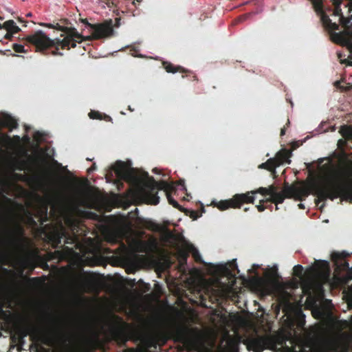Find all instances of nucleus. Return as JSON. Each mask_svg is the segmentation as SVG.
I'll return each instance as SVG.
<instances>
[{
	"instance_id": "37998d69",
	"label": "nucleus",
	"mask_w": 352,
	"mask_h": 352,
	"mask_svg": "<svg viewBox=\"0 0 352 352\" xmlns=\"http://www.w3.org/2000/svg\"><path fill=\"white\" fill-rule=\"evenodd\" d=\"M248 210H249V208H245L243 209V210H244L245 212L248 211Z\"/></svg>"
},
{
	"instance_id": "79ce46f5",
	"label": "nucleus",
	"mask_w": 352,
	"mask_h": 352,
	"mask_svg": "<svg viewBox=\"0 0 352 352\" xmlns=\"http://www.w3.org/2000/svg\"><path fill=\"white\" fill-rule=\"evenodd\" d=\"M192 78H193V79H194L195 80H197V76H196L195 75H193V76H192Z\"/></svg>"
},
{
	"instance_id": "473e14b6",
	"label": "nucleus",
	"mask_w": 352,
	"mask_h": 352,
	"mask_svg": "<svg viewBox=\"0 0 352 352\" xmlns=\"http://www.w3.org/2000/svg\"><path fill=\"white\" fill-rule=\"evenodd\" d=\"M334 85H335L337 88H339V89H342V90H346V89H345V88H344V87H342L341 86V82H340V81H339V80L336 81V82H335V83H334Z\"/></svg>"
},
{
	"instance_id": "c9c22d12",
	"label": "nucleus",
	"mask_w": 352,
	"mask_h": 352,
	"mask_svg": "<svg viewBox=\"0 0 352 352\" xmlns=\"http://www.w3.org/2000/svg\"><path fill=\"white\" fill-rule=\"evenodd\" d=\"M40 135H41V133L39 132H36L34 135V138L36 140H40Z\"/></svg>"
},
{
	"instance_id": "0eeeda50",
	"label": "nucleus",
	"mask_w": 352,
	"mask_h": 352,
	"mask_svg": "<svg viewBox=\"0 0 352 352\" xmlns=\"http://www.w3.org/2000/svg\"><path fill=\"white\" fill-rule=\"evenodd\" d=\"M86 28L91 31V35L84 36L83 41L99 40L109 38L114 34L112 20H107L100 23L91 24L87 19H81Z\"/></svg>"
},
{
	"instance_id": "8fccbe9b",
	"label": "nucleus",
	"mask_w": 352,
	"mask_h": 352,
	"mask_svg": "<svg viewBox=\"0 0 352 352\" xmlns=\"http://www.w3.org/2000/svg\"><path fill=\"white\" fill-rule=\"evenodd\" d=\"M186 76H187V75H186ZM185 77V75H182V78H184Z\"/></svg>"
},
{
	"instance_id": "f8f14e48",
	"label": "nucleus",
	"mask_w": 352,
	"mask_h": 352,
	"mask_svg": "<svg viewBox=\"0 0 352 352\" xmlns=\"http://www.w3.org/2000/svg\"><path fill=\"white\" fill-rule=\"evenodd\" d=\"M112 170L114 171L116 176L122 179H128L131 177V172L133 170V168L129 169L125 163L122 161H117L111 167Z\"/></svg>"
},
{
	"instance_id": "1a4fd4ad",
	"label": "nucleus",
	"mask_w": 352,
	"mask_h": 352,
	"mask_svg": "<svg viewBox=\"0 0 352 352\" xmlns=\"http://www.w3.org/2000/svg\"><path fill=\"white\" fill-rule=\"evenodd\" d=\"M314 9L317 14L320 16V20L324 28L327 30L331 37L334 30H340V25L333 23L324 12L323 0H311Z\"/></svg>"
},
{
	"instance_id": "393cba45",
	"label": "nucleus",
	"mask_w": 352,
	"mask_h": 352,
	"mask_svg": "<svg viewBox=\"0 0 352 352\" xmlns=\"http://www.w3.org/2000/svg\"><path fill=\"white\" fill-rule=\"evenodd\" d=\"M267 195H270V197H272L279 192L278 191V188L274 186V185H271L268 188H267Z\"/></svg>"
},
{
	"instance_id": "a878e982",
	"label": "nucleus",
	"mask_w": 352,
	"mask_h": 352,
	"mask_svg": "<svg viewBox=\"0 0 352 352\" xmlns=\"http://www.w3.org/2000/svg\"><path fill=\"white\" fill-rule=\"evenodd\" d=\"M183 212H185L186 215H189L190 217L194 220L197 219L199 217L197 214V212L195 210H190L184 208V210Z\"/></svg>"
},
{
	"instance_id": "f03ea898",
	"label": "nucleus",
	"mask_w": 352,
	"mask_h": 352,
	"mask_svg": "<svg viewBox=\"0 0 352 352\" xmlns=\"http://www.w3.org/2000/svg\"><path fill=\"white\" fill-rule=\"evenodd\" d=\"M340 176L345 179L349 186H346L338 182L331 184H315L313 194L316 195L320 201L327 199L333 200L341 197L344 200H352V153L342 151L338 157Z\"/></svg>"
},
{
	"instance_id": "3c124183",
	"label": "nucleus",
	"mask_w": 352,
	"mask_h": 352,
	"mask_svg": "<svg viewBox=\"0 0 352 352\" xmlns=\"http://www.w3.org/2000/svg\"><path fill=\"white\" fill-rule=\"evenodd\" d=\"M107 1H108V2H109V1H110L111 0H107Z\"/></svg>"
},
{
	"instance_id": "9d476101",
	"label": "nucleus",
	"mask_w": 352,
	"mask_h": 352,
	"mask_svg": "<svg viewBox=\"0 0 352 352\" xmlns=\"http://www.w3.org/2000/svg\"><path fill=\"white\" fill-rule=\"evenodd\" d=\"M349 256V254L344 251L333 252L331 255V258L338 270L352 272V268L349 267V263L346 261V258Z\"/></svg>"
},
{
	"instance_id": "20e7f679",
	"label": "nucleus",
	"mask_w": 352,
	"mask_h": 352,
	"mask_svg": "<svg viewBox=\"0 0 352 352\" xmlns=\"http://www.w3.org/2000/svg\"><path fill=\"white\" fill-rule=\"evenodd\" d=\"M258 193L263 196L267 195V188L260 187L245 193L235 194L231 199L220 201L217 206L220 210H225L230 208H241L245 204H254L255 195Z\"/></svg>"
},
{
	"instance_id": "ddd939ff",
	"label": "nucleus",
	"mask_w": 352,
	"mask_h": 352,
	"mask_svg": "<svg viewBox=\"0 0 352 352\" xmlns=\"http://www.w3.org/2000/svg\"><path fill=\"white\" fill-rule=\"evenodd\" d=\"M329 270V263L326 261H316L314 267H311L307 272L311 275L316 274H322L328 272Z\"/></svg>"
},
{
	"instance_id": "b1692460",
	"label": "nucleus",
	"mask_w": 352,
	"mask_h": 352,
	"mask_svg": "<svg viewBox=\"0 0 352 352\" xmlns=\"http://www.w3.org/2000/svg\"><path fill=\"white\" fill-rule=\"evenodd\" d=\"M13 50L17 53H25L27 50H25L24 45L18 43H14L12 45Z\"/></svg>"
},
{
	"instance_id": "a211bd4d",
	"label": "nucleus",
	"mask_w": 352,
	"mask_h": 352,
	"mask_svg": "<svg viewBox=\"0 0 352 352\" xmlns=\"http://www.w3.org/2000/svg\"><path fill=\"white\" fill-rule=\"evenodd\" d=\"M3 125L8 127L10 131L16 129L19 126L16 120L10 116H7L4 118Z\"/></svg>"
},
{
	"instance_id": "bb28decb",
	"label": "nucleus",
	"mask_w": 352,
	"mask_h": 352,
	"mask_svg": "<svg viewBox=\"0 0 352 352\" xmlns=\"http://www.w3.org/2000/svg\"><path fill=\"white\" fill-rule=\"evenodd\" d=\"M346 298L349 306L352 308V286L349 288Z\"/></svg>"
},
{
	"instance_id": "c85d7f7f",
	"label": "nucleus",
	"mask_w": 352,
	"mask_h": 352,
	"mask_svg": "<svg viewBox=\"0 0 352 352\" xmlns=\"http://www.w3.org/2000/svg\"><path fill=\"white\" fill-rule=\"evenodd\" d=\"M23 265L25 267H28L29 265H31V270H33L34 268V266L32 265V262L28 259H23L22 261Z\"/></svg>"
},
{
	"instance_id": "4c0bfd02",
	"label": "nucleus",
	"mask_w": 352,
	"mask_h": 352,
	"mask_svg": "<svg viewBox=\"0 0 352 352\" xmlns=\"http://www.w3.org/2000/svg\"><path fill=\"white\" fill-rule=\"evenodd\" d=\"M285 126L281 129L280 130V136H283L285 134Z\"/></svg>"
},
{
	"instance_id": "c756f323",
	"label": "nucleus",
	"mask_w": 352,
	"mask_h": 352,
	"mask_svg": "<svg viewBox=\"0 0 352 352\" xmlns=\"http://www.w3.org/2000/svg\"><path fill=\"white\" fill-rule=\"evenodd\" d=\"M91 284L90 280L87 279H83L82 280L80 283V287L85 288L87 287Z\"/></svg>"
},
{
	"instance_id": "dca6fc26",
	"label": "nucleus",
	"mask_w": 352,
	"mask_h": 352,
	"mask_svg": "<svg viewBox=\"0 0 352 352\" xmlns=\"http://www.w3.org/2000/svg\"><path fill=\"white\" fill-rule=\"evenodd\" d=\"M139 246V251L140 252L146 253L149 251H153L156 249L157 247V242L155 239L148 241H140Z\"/></svg>"
},
{
	"instance_id": "cd10ccee",
	"label": "nucleus",
	"mask_w": 352,
	"mask_h": 352,
	"mask_svg": "<svg viewBox=\"0 0 352 352\" xmlns=\"http://www.w3.org/2000/svg\"><path fill=\"white\" fill-rule=\"evenodd\" d=\"M265 203H261L259 201V204L256 206L258 212H263L266 208H268L269 206L265 205ZM271 207V206H270Z\"/></svg>"
},
{
	"instance_id": "ea45409f",
	"label": "nucleus",
	"mask_w": 352,
	"mask_h": 352,
	"mask_svg": "<svg viewBox=\"0 0 352 352\" xmlns=\"http://www.w3.org/2000/svg\"><path fill=\"white\" fill-rule=\"evenodd\" d=\"M121 331H122V330H121L120 329H115V332H116V333H120Z\"/></svg>"
},
{
	"instance_id": "5701e85b",
	"label": "nucleus",
	"mask_w": 352,
	"mask_h": 352,
	"mask_svg": "<svg viewBox=\"0 0 352 352\" xmlns=\"http://www.w3.org/2000/svg\"><path fill=\"white\" fill-rule=\"evenodd\" d=\"M302 272H303V267L301 265H296L293 268L294 275L297 277L301 278V276L302 275Z\"/></svg>"
},
{
	"instance_id": "2eb2a0df",
	"label": "nucleus",
	"mask_w": 352,
	"mask_h": 352,
	"mask_svg": "<svg viewBox=\"0 0 352 352\" xmlns=\"http://www.w3.org/2000/svg\"><path fill=\"white\" fill-rule=\"evenodd\" d=\"M162 65H163L164 69L166 70V72L168 73H173V74H175L177 72H180L182 74L190 73V72L189 70L184 69L182 66L175 65L173 63L168 62V61H163Z\"/></svg>"
},
{
	"instance_id": "6ab92c4d",
	"label": "nucleus",
	"mask_w": 352,
	"mask_h": 352,
	"mask_svg": "<svg viewBox=\"0 0 352 352\" xmlns=\"http://www.w3.org/2000/svg\"><path fill=\"white\" fill-rule=\"evenodd\" d=\"M186 247L188 249V250L190 251V253L192 254L195 260L197 262H200L201 258L198 250L192 243H190L188 242H186Z\"/></svg>"
},
{
	"instance_id": "39448f33",
	"label": "nucleus",
	"mask_w": 352,
	"mask_h": 352,
	"mask_svg": "<svg viewBox=\"0 0 352 352\" xmlns=\"http://www.w3.org/2000/svg\"><path fill=\"white\" fill-rule=\"evenodd\" d=\"M41 230L54 248H59L63 246L61 244L63 239H64L65 243L71 244L74 243L76 239L75 236H69L63 226L57 228L50 225H45L41 228Z\"/></svg>"
},
{
	"instance_id": "7ed1b4c3",
	"label": "nucleus",
	"mask_w": 352,
	"mask_h": 352,
	"mask_svg": "<svg viewBox=\"0 0 352 352\" xmlns=\"http://www.w3.org/2000/svg\"><path fill=\"white\" fill-rule=\"evenodd\" d=\"M147 181L142 186L135 189L133 192V197L138 199L140 202L146 204L157 205L160 202V197L157 195L159 190H164L166 192L168 203L179 210L184 211V208L178 204L168 191L170 186L165 181L157 182L153 177H149L146 173Z\"/></svg>"
},
{
	"instance_id": "58836bf2",
	"label": "nucleus",
	"mask_w": 352,
	"mask_h": 352,
	"mask_svg": "<svg viewBox=\"0 0 352 352\" xmlns=\"http://www.w3.org/2000/svg\"><path fill=\"white\" fill-rule=\"evenodd\" d=\"M53 163H54L55 165L58 166H61V164H59L56 160H53Z\"/></svg>"
},
{
	"instance_id": "e433bc0d",
	"label": "nucleus",
	"mask_w": 352,
	"mask_h": 352,
	"mask_svg": "<svg viewBox=\"0 0 352 352\" xmlns=\"http://www.w3.org/2000/svg\"><path fill=\"white\" fill-rule=\"evenodd\" d=\"M151 229L153 230H157L159 229V226L157 224H153Z\"/></svg>"
},
{
	"instance_id": "aec40b11",
	"label": "nucleus",
	"mask_w": 352,
	"mask_h": 352,
	"mask_svg": "<svg viewBox=\"0 0 352 352\" xmlns=\"http://www.w3.org/2000/svg\"><path fill=\"white\" fill-rule=\"evenodd\" d=\"M89 116L91 119L96 120H105L106 121L111 120V118L109 116L102 114L100 112L97 111H91L89 113Z\"/></svg>"
},
{
	"instance_id": "9b49d317",
	"label": "nucleus",
	"mask_w": 352,
	"mask_h": 352,
	"mask_svg": "<svg viewBox=\"0 0 352 352\" xmlns=\"http://www.w3.org/2000/svg\"><path fill=\"white\" fill-rule=\"evenodd\" d=\"M285 192L289 197H296L300 200H302V198L307 197L310 194L309 188L305 185L298 186H287L285 187Z\"/></svg>"
},
{
	"instance_id": "2f4dec72",
	"label": "nucleus",
	"mask_w": 352,
	"mask_h": 352,
	"mask_svg": "<svg viewBox=\"0 0 352 352\" xmlns=\"http://www.w3.org/2000/svg\"><path fill=\"white\" fill-rule=\"evenodd\" d=\"M28 221L30 222V223L32 226H37V223L36 221L33 219L32 217H28Z\"/></svg>"
},
{
	"instance_id": "423d86ee",
	"label": "nucleus",
	"mask_w": 352,
	"mask_h": 352,
	"mask_svg": "<svg viewBox=\"0 0 352 352\" xmlns=\"http://www.w3.org/2000/svg\"><path fill=\"white\" fill-rule=\"evenodd\" d=\"M352 14L347 17L340 16L339 23L343 28V30L336 32L333 31L331 35V41L339 45L346 47V49H352V41H349L350 36H352Z\"/></svg>"
},
{
	"instance_id": "c03bdc74",
	"label": "nucleus",
	"mask_w": 352,
	"mask_h": 352,
	"mask_svg": "<svg viewBox=\"0 0 352 352\" xmlns=\"http://www.w3.org/2000/svg\"><path fill=\"white\" fill-rule=\"evenodd\" d=\"M14 138H15L16 139H17L18 140L20 139L19 136H18V135L14 136Z\"/></svg>"
},
{
	"instance_id": "49530a36",
	"label": "nucleus",
	"mask_w": 352,
	"mask_h": 352,
	"mask_svg": "<svg viewBox=\"0 0 352 352\" xmlns=\"http://www.w3.org/2000/svg\"><path fill=\"white\" fill-rule=\"evenodd\" d=\"M27 334H28V333H27V332H25V333L23 334V336H27Z\"/></svg>"
},
{
	"instance_id": "f3484780",
	"label": "nucleus",
	"mask_w": 352,
	"mask_h": 352,
	"mask_svg": "<svg viewBox=\"0 0 352 352\" xmlns=\"http://www.w3.org/2000/svg\"><path fill=\"white\" fill-rule=\"evenodd\" d=\"M3 28L8 31L14 34L18 33L21 29L16 25L13 20H8L4 22L3 24Z\"/></svg>"
},
{
	"instance_id": "4be33fe9",
	"label": "nucleus",
	"mask_w": 352,
	"mask_h": 352,
	"mask_svg": "<svg viewBox=\"0 0 352 352\" xmlns=\"http://www.w3.org/2000/svg\"><path fill=\"white\" fill-rule=\"evenodd\" d=\"M189 253L190 251H188V249L186 248L185 243L184 247L179 251V256L184 262H186L187 258L189 256Z\"/></svg>"
},
{
	"instance_id": "09e8293b",
	"label": "nucleus",
	"mask_w": 352,
	"mask_h": 352,
	"mask_svg": "<svg viewBox=\"0 0 352 352\" xmlns=\"http://www.w3.org/2000/svg\"><path fill=\"white\" fill-rule=\"evenodd\" d=\"M87 160L91 161V158H87Z\"/></svg>"
},
{
	"instance_id": "f257e3e1",
	"label": "nucleus",
	"mask_w": 352,
	"mask_h": 352,
	"mask_svg": "<svg viewBox=\"0 0 352 352\" xmlns=\"http://www.w3.org/2000/svg\"><path fill=\"white\" fill-rule=\"evenodd\" d=\"M69 24L67 19L60 20L58 23H41V26L53 28L63 32V38H50L42 30H38L34 34L23 38L25 44H29L35 48V51L43 55L63 56L60 50L74 48L76 43L83 41L84 36L80 34L75 28L68 27Z\"/></svg>"
},
{
	"instance_id": "7c9ffc66",
	"label": "nucleus",
	"mask_w": 352,
	"mask_h": 352,
	"mask_svg": "<svg viewBox=\"0 0 352 352\" xmlns=\"http://www.w3.org/2000/svg\"><path fill=\"white\" fill-rule=\"evenodd\" d=\"M14 34V33H12V32H8V31H6V34L3 36V38H6V39H8V40H11Z\"/></svg>"
},
{
	"instance_id": "6e6552de",
	"label": "nucleus",
	"mask_w": 352,
	"mask_h": 352,
	"mask_svg": "<svg viewBox=\"0 0 352 352\" xmlns=\"http://www.w3.org/2000/svg\"><path fill=\"white\" fill-rule=\"evenodd\" d=\"M291 155V151L287 148H283L276 154L274 157L268 159L265 163L260 164L258 168L275 172V168L280 165L284 163H291V160H289Z\"/></svg>"
},
{
	"instance_id": "de8ad7c7",
	"label": "nucleus",
	"mask_w": 352,
	"mask_h": 352,
	"mask_svg": "<svg viewBox=\"0 0 352 352\" xmlns=\"http://www.w3.org/2000/svg\"><path fill=\"white\" fill-rule=\"evenodd\" d=\"M289 120H287V125H289Z\"/></svg>"
},
{
	"instance_id": "72a5a7b5",
	"label": "nucleus",
	"mask_w": 352,
	"mask_h": 352,
	"mask_svg": "<svg viewBox=\"0 0 352 352\" xmlns=\"http://www.w3.org/2000/svg\"><path fill=\"white\" fill-rule=\"evenodd\" d=\"M96 169V165L95 163L92 164V166L88 168L87 172L90 173L91 172L94 171Z\"/></svg>"
},
{
	"instance_id": "412c9836",
	"label": "nucleus",
	"mask_w": 352,
	"mask_h": 352,
	"mask_svg": "<svg viewBox=\"0 0 352 352\" xmlns=\"http://www.w3.org/2000/svg\"><path fill=\"white\" fill-rule=\"evenodd\" d=\"M331 1L333 5L334 6L333 14L339 16L340 19V16H344L341 9L342 0H331Z\"/></svg>"
},
{
	"instance_id": "a18cd8bd",
	"label": "nucleus",
	"mask_w": 352,
	"mask_h": 352,
	"mask_svg": "<svg viewBox=\"0 0 352 352\" xmlns=\"http://www.w3.org/2000/svg\"><path fill=\"white\" fill-rule=\"evenodd\" d=\"M3 28V25L0 23V29Z\"/></svg>"
},
{
	"instance_id": "4468645a",
	"label": "nucleus",
	"mask_w": 352,
	"mask_h": 352,
	"mask_svg": "<svg viewBox=\"0 0 352 352\" xmlns=\"http://www.w3.org/2000/svg\"><path fill=\"white\" fill-rule=\"evenodd\" d=\"M286 197L291 198L289 195L285 192V189L283 191H280L276 195L269 197L265 199H261V203H274L276 205V210H278L277 205L279 204H282Z\"/></svg>"
},
{
	"instance_id": "f704fd0d",
	"label": "nucleus",
	"mask_w": 352,
	"mask_h": 352,
	"mask_svg": "<svg viewBox=\"0 0 352 352\" xmlns=\"http://www.w3.org/2000/svg\"><path fill=\"white\" fill-rule=\"evenodd\" d=\"M231 265H232V267L233 268V270H236L237 271V273H239V270L238 269V267H237V265H236L235 261H234L231 263Z\"/></svg>"
},
{
	"instance_id": "a19ab883",
	"label": "nucleus",
	"mask_w": 352,
	"mask_h": 352,
	"mask_svg": "<svg viewBox=\"0 0 352 352\" xmlns=\"http://www.w3.org/2000/svg\"><path fill=\"white\" fill-rule=\"evenodd\" d=\"M298 206H299L300 208H304V206L302 204H299Z\"/></svg>"
}]
</instances>
